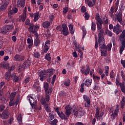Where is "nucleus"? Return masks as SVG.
Returning a JSON list of instances; mask_svg holds the SVG:
<instances>
[{"label": "nucleus", "mask_w": 125, "mask_h": 125, "mask_svg": "<svg viewBox=\"0 0 125 125\" xmlns=\"http://www.w3.org/2000/svg\"><path fill=\"white\" fill-rule=\"evenodd\" d=\"M91 30L92 31L96 30V23L94 21H92Z\"/></svg>", "instance_id": "nucleus-48"}, {"label": "nucleus", "mask_w": 125, "mask_h": 125, "mask_svg": "<svg viewBox=\"0 0 125 125\" xmlns=\"http://www.w3.org/2000/svg\"><path fill=\"white\" fill-rule=\"evenodd\" d=\"M45 110L46 111V112H47V113H50V112H51L50 107L48 106V105H46L45 106Z\"/></svg>", "instance_id": "nucleus-60"}, {"label": "nucleus", "mask_w": 125, "mask_h": 125, "mask_svg": "<svg viewBox=\"0 0 125 125\" xmlns=\"http://www.w3.org/2000/svg\"><path fill=\"white\" fill-rule=\"evenodd\" d=\"M27 100L29 101V103L30 104L31 106H35V99L33 97L28 95L27 96Z\"/></svg>", "instance_id": "nucleus-22"}, {"label": "nucleus", "mask_w": 125, "mask_h": 125, "mask_svg": "<svg viewBox=\"0 0 125 125\" xmlns=\"http://www.w3.org/2000/svg\"><path fill=\"white\" fill-rule=\"evenodd\" d=\"M91 83H92V79H86V80L85 82V83H84L85 84V85H86V86H90V85H91Z\"/></svg>", "instance_id": "nucleus-32"}, {"label": "nucleus", "mask_w": 125, "mask_h": 125, "mask_svg": "<svg viewBox=\"0 0 125 125\" xmlns=\"http://www.w3.org/2000/svg\"><path fill=\"white\" fill-rule=\"evenodd\" d=\"M119 111L120 108H119V104H117L114 113H113V110H111V109H110L109 111V115L113 118V119H115L116 118V116L118 115V113H119Z\"/></svg>", "instance_id": "nucleus-5"}, {"label": "nucleus", "mask_w": 125, "mask_h": 125, "mask_svg": "<svg viewBox=\"0 0 125 125\" xmlns=\"http://www.w3.org/2000/svg\"><path fill=\"white\" fill-rule=\"evenodd\" d=\"M34 56L35 58H39L41 57V54L38 52H35L34 54Z\"/></svg>", "instance_id": "nucleus-56"}, {"label": "nucleus", "mask_w": 125, "mask_h": 125, "mask_svg": "<svg viewBox=\"0 0 125 125\" xmlns=\"http://www.w3.org/2000/svg\"><path fill=\"white\" fill-rule=\"evenodd\" d=\"M101 51V56H106V55L107 54V50H102Z\"/></svg>", "instance_id": "nucleus-57"}, {"label": "nucleus", "mask_w": 125, "mask_h": 125, "mask_svg": "<svg viewBox=\"0 0 125 125\" xmlns=\"http://www.w3.org/2000/svg\"><path fill=\"white\" fill-rule=\"evenodd\" d=\"M95 20H96L97 22H99V21H102V19L100 18V15H99V13L96 14Z\"/></svg>", "instance_id": "nucleus-45"}, {"label": "nucleus", "mask_w": 125, "mask_h": 125, "mask_svg": "<svg viewBox=\"0 0 125 125\" xmlns=\"http://www.w3.org/2000/svg\"><path fill=\"white\" fill-rule=\"evenodd\" d=\"M105 71L104 73L107 77L109 76V66H105L104 67Z\"/></svg>", "instance_id": "nucleus-47"}, {"label": "nucleus", "mask_w": 125, "mask_h": 125, "mask_svg": "<svg viewBox=\"0 0 125 125\" xmlns=\"http://www.w3.org/2000/svg\"><path fill=\"white\" fill-rule=\"evenodd\" d=\"M122 16H123V12H119L116 16L117 19L118 21H123V19L122 18Z\"/></svg>", "instance_id": "nucleus-35"}, {"label": "nucleus", "mask_w": 125, "mask_h": 125, "mask_svg": "<svg viewBox=\"0 0 125 125\" xmlns=\"http://www.w3.org/2000/svg\"><path fill=\"white\" fill-rule=\"evenodd\" d=\"M105 34L108 36V37H112V36H113V33L110 30H106L105 31Z\"/></svg>", "instance_id": "nucleus-59"}, {"label": "nucleus", "mask_w": 125, "mask_h": 125, "mask_svg": "<svg viewBox=\"0 0 125 125\" xmlns=\"http://www.w3.org/2000/svg\"><path fill=\"white\" fill-rule=\"evenodd\" d=\"M98 42L99 44V48L101 51L102 50H107V47H106V44H105L104 39V40H98Z\"/></svg>", "instance_id": "nucleus-6"}, {"label": "nucleus", "mask_w": 125, "mask_h": 125, "mask_svg": "<svg viewBox=\"0 0 125 125\" xmlns=\"http://www.w3.org/2000/svg\"><path fill=\"white\" fill-rule=\"evenodd\" d=\"M99 88V84L97 83H95L94 86H93V88L94 90H97Z\"/></svg>", "instance_id": "nucleus-54"}, {"label": "nucleus", "mask_w": 125, "mask_h": 125, "mask_svg": "<svg viewBox=\"0 0 125 125\" xmlns=\"http://www.w3.org/2000/svg\"><path fill=\"white\" fill-rule=\"evenodd\" d=\"M121 43L122 45L120 46L119 52L120 54H123V51L125 50V38L123 40H121Z\"/></svg>", "instance_id": "nucleus-16"}, {"label": "nucleus", "mask_w": 125, "mask_h": 125, "mask_svg": "<svg viewBox=\"0 0 125 125\" xmlns=\"http://www.w3.org/2000/svg\"><path fill=\"white\" fill-rule=\"evenodd\" d=\"M40 17L41 16H40V12H37L35 13H34V21L37 22L40 19Z\"/></svg>", "instance_id": "nucleus-30"}, {"label": "nucleus", "mask_w": 125, "mask_h": 125, "mask_svg": "<svg viewBox=\"0 0 125 125\" xmlns=\"http://www.w3.org/2000/svg\"><path fill=\"white\" fill-rule=\"evenodd\" d=\"M57 123H58V121L57 120V119H54V120L50 121L49 122V124L51 125H56L57 124Z\"/></svg>", "instance_id": "nucleus-50"}, {"label": "nucleus", "mask_w": 125, "mask_h": 125, "mask_svg": "<svg viewBox=\"0 0 125 125\" xmlns=\"http://www.w3.org/2000/svg\"><path fill=\"white\" fill-rule=\"evenodd\" d=\"M52 92H49V93H45V100L47 102H49V100H50V95H51V93Z\"/></svg>", "instance_id": "nucleus-33"}, {"label": "nucleus", "mask_w": 125, "mask_h": 125, "mask_svg": "<svg viewBox=\"0 0 125 125\" xmlns=\"http://www.w3.org/2000/svg\"><path fill=\"white\" fill-rule=\"evenodd\" d=\"M99 115H100V109H99V107L97 106L95 115L96 119H98L99 118Z\"/></svg>", "instance_id": "nucleus-36"}, {"label": "nucleus", "mask_w": 125, "mask_h": 125, "mask_svg": "<svg viewBox=\"0 0 125 125\" xmlns=\"http://www.w3.org/2000/svg\"><path fill=\"white\" fill-rule=\"evenodd\" d=\"M11 22H12V23H14V19H13V17L11 16V15H8V19L5 21V23L7 24Z\"/></svg>", "instance_id": "nucleus-24"}, {"label": "nucleus", "mask_w": 125, "mask_h": 125, "mask_svg": "<svg viewBox=\"0 0 125 125\" xmlns=\"http://www.w3.org/2000/svg\"><path fill=\"white\" fill-rule=\"evenodd\" d=\"M86 68L84 66H83L81 68V72L82 74H84L85 76H87L89 74L90 71V68H89V65H86Z\"/></svg>", "instance_id": "nucleus-7"}, {"label": "nucleus", "mask_w": 125, "mask_h": 125, "mask_svg": "<svg viewBox=\"0 0 125 125\" xmlns=\"http://www.w3.org/2000/svg\"><path fill=\"white\" fill-rule=\"evenodd\" d=\"M125 105V97H123L121 102V107L122 109H124Z\"/></svg>", "instance_id": "nucleus-39"}, {"label": "nucleus", "mask_w": 125, "mask_h": 125, "mask_svg": "<svg viewBox=\"0 0 125 125\" xmlns=\"http://www.w3.org/2000/svg\"><path fill=\"white\" fill-rule=\"evenodd\" d=\"M114 7H111L110 8V11L109 12V15H110V16H113L114 14Z\"/></svg>", "instance_id": "nucleus-55"}, {"label": "nucleus", "mask_w": 125, "mask_h": 125, "mask_svg": "<svg viewBox=\"0 0 125 125\" xmlns=\"http://www.w3.org/2000/svg\"><path fill=\"white\" fill-rule=\"evenodd\" d=\"M27 43H28V47L29 49H32V47L33 46V45L34 44L33 40H31L30 38H28L27 40Z\"/></svg>", "instance_id": "nucleus-28"}, {"label": "nucleus", "mask_w": 125, "mask_h": 125, "mask_svg": "<svg viewBox=\"0 0 125 125\" xmlns=\"http://www.w3.org/2000/svg\"><path fill=\"white\" fill-rule=\"evenodd\" d=\"M125 6L124 4H121L119 6V9L120 10L119 12H123L125 10Z\"/></svg>", "instance_id": "nucleus-42"}, {"label": "nucleus", "mask_w": 125, "mask_h": 125, "mask_svg": "<svg viewBox=\"0 0 125 125\" xmlns=\"http://www.w3.org/2000/svg\"><path fill=\"white\" fill-rule=\"evenodd\" d=\"M11 78L14 83H17L19 81V77L16 75L15 73H13L11 74Z\"/></svg>", "instance_id": "nucleus-20"}, {"label": "nucleus", "mask_w": 125, "mask_h": 125, "mask_svg": "<svg viewBox=\"0 0 125 125\" xmlns=\"http://www.w3.org/2000/svg\"><path fill=\"white\" fill-rule=\"evenodd\" d=\"M15 95L16 94L15 93H12L10 96V102H13V100H14V97H15Z\"/></svg>", "instance_id": "nucleus-44"}, {"label": "nucleus", "mask_w": 125, "mask_h": 125, "mask_svg": "<svg viewBox=\"0 0 125 125\" xmlns=\"http://www.w3.org/2000/svg\"><path fill=\"white\" fill-rule=\"evenodd\" d=\"M0 67L4 69H7L9 68V64L5 62H3L0 64Z\"/></svg>", "instance_id": "nucleus-26"}, {"label": "nucleus", "mask_w": 125, "mask_h": 125, "mask_svg": "<svg viewBox=\"0 0 125 125\" xmlns=\"http://www.w3.org/2000/svg\"><path fill=\"white\" fill-rule=\"evenodd\" d=\"M68 11H69V9L68 8V7H65L63 8L62 14H63V15H65V14H66V13H67Z\"/></svg>", "instance_id": "nucleus-58"}, {"label": "nucleus", "mask_w": 125, "mask_h": 125, "mask_svg": "<svg viewBox=\"0 0 125 125\" xmlns=\"http://www.w3.org/2000/svg\"><path fill=\"white\" fill-rule=\"evenodd\" d=\"M54 73H55V69L53 68H49L45 70L41 71L39 73V76L40 77V81L43 82L47 78H50Z\"/></svg>", "instance_id": "nucleus-1"}, {"label": "nucleus", "mask_w": 125, "mask_h": 125, "mask_svg": "<svg viewBox=\"0 0 125 125\" xmlns=\"http://www.w3.org/2000/svg\"><path fill=\"white\" fill-rule=\"evenodd\" d=\"M14 59L15 61H19L20 62H21V61H23V60H24L25 57L21 55L16 54L14 57Z\"/></svg>", "instance_id": "nucleus-14"}, {"label": "nucleus", "mask_w": 125, "mask_h": 125, "mask_svg": "<svg viewBox=\"0 0 125 125\" xmlns=\"http://www.w3.org/2000/svg\"><path fill=\"white\" fill-rule=\"evenodd\" d=\"M60 32L62 33L63 36H68L69 35V30L66 24L63 23L62 24V27L60 28Z\"/></svg>", "instance_id": "nucleus-4"}, {"label": "nucleus", "mask_w": 125, "mask_h": 125, "mask_svg": "<svg viewBox=\"0 0 125 125\" xmlns=\"http://www.w3.org/2000/svg\"><path fill=\"white\" fill-rule=\"evenodd\" d=\"M55 17V16L53 15H51L49 16L48 22H49L50 23L52 24V22H53Z\"/></svg>", "instance_id": "nucleus-40"}, {"label": "nucleus", "mask_w": 125, "mask_h": 125, "mask_svg": "<svg viewBox=\"0 0 125 125\" xmlns=\"http://www.w3.org/2000/svg\"><path fill=\"white\" fill-rule=\"evenodd\" d=\"M25 3L26 0H21V1H17V5L18 7H24Z\"/></svg>", "instance_id": "nucleus-21"}, {"label": "nucleus", "mask_w": 125, "mask_h": 125, "mask_svg": "<svg viewBox=\"0 0 125 125\" xmlns=\"http://www.w3.org/2000/svg\"><path fill=\"white\" fill-rule=\"evenodd\" d=\"M28 25L29 26L28 28V31L29 32V33H31V32H32V30L34 29V23H30L29 24H28Z\"/></svg>", "instance_id": "nucleus-49"}, {"label": "nucleus", "mask_w": 125, "mask_h": 125, "mask_svg": "<svg viewBox=\"0 0 125 125\" xmlns=\"http://www.w3.org/2000/svg\"><path fill=\"white\" fill-rule=\"evenodd\" d=\"M68 28L70 32V34L71 35H74V33H75V32L74 31V26L72 24H69L68 25Z\"/></svg>", "instance_id": "nucleus-38"}, {"label": "nucleus", "mask_w": 125, "mask_h": 125, "mask_svg": "<svg viewBox=\"0 0 125 125\" xmlns=\"http://www.w3.org/2000/svg\"><path fill=\"white\" fill-rule=\"evenodd\" d=\"M80 91L81 93H83V92H84V83H83L81 84Z\"/></svg>", "instance_id": "nucleus-46"}, {"label": "nucleus", "mask_w": 125, "mask_h": 125, "mask_svg": "<svg viewBox=\"0 0 125 125\" xmlns=\"http://www.w3.org/2000/svg\"><path fill=\"white\" fill-rule=\"evenodd\" d=\"M48 49H49V47L47 45L45 44L44 46V53H46L47 51H48Z\"/></svg>", "instance_id": "nucleus-62"}, {"label": "nucleus", "mask_w": 125, "mask_h": 125, "mask_svg": "<svg viewBox=\"0 0 125 125\" xmlns=\"http://www.w3.org/2000/svg\"><path fill=\"white\" fill-rule=\"evenodd\" d=\"M45 59L48 61V62H50L51 61V57H50V53L46 54L45 56Z\"/></svg>", "instance_id": "nucleus-43"}, {"label": "nucleus", "mask_w": 125, "mask_h": 125, "mask_svg": "<svg viewBox=\"0 0 125 125\" xmlns=\"http://www.w3.org/2000/svg\"><path fill=\"white\" fill-rule=\"evenodd\" d=\"M83 98L85 101L86 103L85 104V107H87L88 108L90 107V99L86 95H83Z\"/></svg>", "instance_id": "nucleus-10"}, {"label": "nucleus", "mask_w": 125, "mask_h": 125, "mask_svg": "<svg viewBox=\"0 0 125 125\" xmlns=\"http://www.w3.org/2000/svg\"><path fill=\"white\" fill-rule=\"evenodd\" d=\"M85 3L87 4L89 7H93L95 5V3H96V0H85Z\"/></svg>", "instance_id": "nucleus-9"}, {"label": "nucleus", "mask_w": 125, "mask_h": 125, "mask_svg": "<svg viewBox=\"0 0 125 125\" xmlns=\"http://www.w3.org/2000/svg\"><path fill=\"white\" fill-rule=\"evenodd\" d=\"M58 115L62 120H68V117L64 114L63 112H60Z\"/></svg>", "instance_id": "nucleus-31"}, {"label": "nucleus", "mask_w": 125, "mask_h": 125, "mask_svg": "<svg viewBox=\"0 0 125 125\" xmlns=\"http://www.w3.org/2000/svg\"><path fill=\"white\" fill-rule=\"evenodd\" d=\"M121 39H123V40L125 38V30H124L122 33V34L120 36Z\"/></svg>", "instance_id": "nucleus-64"}, {"label": "nucleus", "mask_w": 125, "mask_h": 125, "mask_svg": "<svg viewBox=\"0 0 125 125\" xmlns=\"http://www.w3.org/2000/svg\"><path fill=\"white\" fill-rule=\"evenodd\" d=\"M31 64H32V61L27 59L24 61L22 65L20 66L19 70L20 71H23V70H25V69H27V68L30 67L31 66Z\"/></svg>", "instance_id": "nucleus-3"}, {"label": "nucleus", "mask_w": 125, "mask_h": 125, "mask_svg": "<svg viewBox=\"0 0 125 125\" xmlns=\"http://www.w3.org/2000/svg\"><path fill=\"white\" fill-rule=\"evenodd\" d=\"M85 113H84V111H78V118H81V117H83V116H84Z\"/></svg>", "instance_id": "nucleus-53"}, {"label": "nucleus", "mask_w": 125, "mask_h": 125, "mask_svg": "<svg viewBox=\"0 0 125 125\" xmlns=\"http://www.w3.org/2000/svg\"><path fill=\"white\" fill-rule=\"evenodd\" d=\"M8 4H9V2H5V3L3 5H2L0 7V12L3 11V10H5Z\"/></svg>", "instance_id": "nucleus-29"}, {"label": "nucleus", "mask_w": 125, "mask_h": 125, "mask_svg": "<svg viewBox=\"0 0 125 125\" xmlns=\"http://www.w3.org/2000/svg\"><path fill=\"white\" fill-rule=\"evenodd\" d=\"M17 12H18V8L13 7L12 10L8 12V14L12 16V15H14V14L17 13Z\"/></svg>", "instance_id": "nucleus-19"}, {"label": "nucleus", "mask_w": 125, "mask_h": 125, "mask_svg": "<svg viewBox=\"0 0 125 125\" xmlns=\"http://www.w3.org/2000/svg\"><path fill=\"white\" fill-rule=\"evenodd\" d=\"M17 120L20 125L22 124V116L21 115H19L17 118Z\"/></svg>", "instance_id": "nucleus-51"}, {"label": "nucleus", "mask_w": 125, "mask_h": 125, "mask_svg": "<svg viewBox=\"0 0 125 125\" xmlns=\"http://www.w3.org/2000/svg\"><path fill=\"white\" fill-rule=\"evenodd\" d=\"M39 29H40V26L37 25H35L33 26V29L31 30V33L33 34L34 36H39V34H38V31H39Z\"/></svg>", "instance_id": "nucleus-15"}, {"label": "nucleus", "mask_w": 125, "mask_h": 125, "mask_svg": "<svg viewBox=\"0 0 125 125\" xmlns=\"http://www.w3.org/2000/svg\"><path fill=\"white\" fill-rule=\"evenodd\" d=\"M65 112L64 114L66 115L67 118H69L71 116L72 113V107L70 105H66L65 107Z\"/></svg>", "instance_id": "nucleus-8"}, {"label": "nucleus", "mask_w": 125, "mask_h": 125, "mask_svg": "<svg viewBox=\"0 0 125 125\" xmlns=\"http://www.w3.org/2000/svg\"><path fill=\"white\" fill-rule=\"evenodd\" d=\"M115 83L117 86H120L121 91L125 86V82L120 83V80H119L117 78L116 79Z\"/></svg>", "instance_id": "nucleus-18"}, {"label": "nucleus", "mask_w": 125, "mask_h": 125, "mask_svg": "<svg viewBox=\"0 0 125 125\" xmlns=\"http://www.w3.org/2000/svg\"><path fill=\"white\" fill-rule=\"evenodd\" d=\"M36 39L34 40V45L36 47H40L41 45V40H40V38H39V35L35 36Z\"/></svg>", "instance_id": "nucleus-17"}, {"label": "nucleus", "mask_w": 125, "mask_h": 125, "mask_svg": "<svg viewBox=\"0 0 125 125\" xmlns=\"http://www.w3.org/2000/svg\"><path fill=\"white\" fill-rule=\"evenodd\" d=\"M75 47L77 51L80 54V58H83V50H82V48H81V46L80 45L75 44Z\"/></svg>", "instance_id": "nucleus-23"}, {"label": "nucleus", "mask_w": 125, "mask_h": 125, "mask_svg": "<svg viewBox=\"0 0 125 125\" xmlns=\"http://www.w3.org/2000/svg\"><path fill=\"white\" fill-rule=\"evenodd\" d=\"M10 77H11V73L7 72L5 75V80H6L7 82H9Z\"/></svg>", "instance_id": "nucleus-34"}, {"label": "nucleus", "mask_w": 125, "mask_h": 125, "mask_svg": "<svg viewBox=\"0 0 125 125\" xmlns=\"http://www.w3.org/2000/svg\"><path fill=\"white\" fill-rule=\"evenodd\" d=\"M110 77L111 79H114L115 77H116V75H115V73L113 70H111L109 74Z\"/></svg>", "instance_id": "nucleus-52"}, {"label": "nucleus", "mask_w": 125, "mask_h": 125, "mask_svg": "<svg viewBox=\"0 0 125 125\" xmlns=\"http://www.w3.org/2000/svg\"><path fill=\"white\" fill-rule=\"evenodd\" d=\"M12 30H14V25L13 24L6 25L1 28H0V32L1 34H9L10 32H12Z\"/></svg>", "instance_id": "nucleus-2"}, {"label": "nucleus", "mask_w": 125, "mask_h": 125, "mask_svg": "<svg viewBox=\"0 0 125 125\" xmlns=\"http://www.w3.org/2000/svg\"><path fill=\"white\" fill-rule=\"evenodd\" d=\"M100 33L98 34V38L99 40V42H100V40H104V38L103 36L104 35V30L100 29Z\"/></svg>", "instance_id": "nucleus-25"}, {"label": "nucleus", "mask_w": 125, "mask_h": 125, "mask_svg": "<svg viewBox=\"0 0 125 125\" xmlns=\"http://www.w3.org/2000/svg\"><path fill=\"white\" fill-rule=\"evenodd\" d=\"M106 51L107 49H108V51H109V50H111V49H112V43H109L107 46H106Z\"/></svg>", "instance_id": "nucleus-61"}, {"label": "nucleus", "mask_w": 125, "mask_h": 125, "mask_svg": "<svg viewBox=\"0 0 125 125\" xmlns=\"http://www.w3.org/2000/svg\"><path fill=\"white\" fill-rule=\"evenodd\" d=\"M120 29H121V26L120 25V24H119V23H118L113 27L114 33H116V34L119 35V34H120V33L122 32V31Z\"/></svg>", "instance_id": "nucleus-13"}, {"label": "nucleus", "mask_w": 125, "mask_h": 125, "mask_svg": "<svg viewBox=\"0 0 125 125\" xmlns=\"http://www.w3.org/2000/svg\"><path fill=\"white\" fill-rule=\"evenodd\" d=\"M51 25V23L48 21H45L42 23V26L44 29H47Z\"/></svg>", "instance_id": "nucleus-27"}, {"label": "nucleus", "mask_w": 125, "mask_h": 125, "mask_svg": "<svg viewBox=\"0 0 125 125\" xmlns=\"http://www.w3.org/2000/svg\"><path fill=\"white\" fill-rule=\"evenodd\" d=\"M43 87L45 90V93H48L49 92H52V89L49 88V85H48V83H43Z\"/></svg>", "instance_id": "nucleus-12"}, {"label": "nucleus", "mask_w": 125, "mask_h": 125, "mask_svg": "<svg viewBox=\"0 0 125 125\" xmlns=\"http://www.w3.org/2000/svg\"><path fill=\"white\" fill-rule=\"evenodd\" d=\"M71 83V81L70 79H66L65 81L64 82L63 84L65 86H70V83Z\"/></svg>", "instance_id": "nucleus-41"}, {"label": "nucleus", "mask_w": 125, "mask_h": 125, "mask_svg": "<svg viewBox=\"0 0 125 125\" xmlns=\"http://www.w3.org/2000/svg\"><path fill=\"white\" fill-rule=\"evenodd\" d=\"M14 70H15V66L12 65V66L9 68L8 72L11 73V71H13Z\"/></svg>", "instance_id": "nucleus-63"}, {"label": "nucleus", "mask_w": 125, "mask_h": 125, "mask_svg": "<svg viewBox=\"0 0 125 125\" xmlns=\"http://www.w3.org/2000/svg\"><path fill=\"white\" fill-rule=\"evenodd\" d=\"M10 116V113L7 110H4L2 113V120H7L9 118Z\"/></svg>", "instance_id": "nucleus-11"}, {"label": "nucleus", "mask_w": 125, "mask_h": 125, "mask_svg": "<svg viewBox=\"0 0 125 125\" xmlns=\"http://www.w3.org/2000/svg\"><path fill=\"white\" fill-rule=\"evenodd\" d=\"M102 24H103V21H97V26L98 30H101L102 29Z\"/></svg>", "instance_id": "nucleus-37"}]
</instances>
